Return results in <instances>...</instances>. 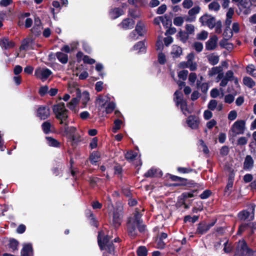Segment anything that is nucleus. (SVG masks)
<instances>
[{
  "label": "nucleus",
  "instance_id": "1",
  "mask_svg": "<svg viewBox=\"0 0 256 256\" xmlns=\"http://www.w3.org/2000/svg\"><path fill=\"white\" fill-rule=\"evenodd\" d=\"M65 134L68 139V144L72 148H76L82 141V139L79 134L76 133V129L74 126H66L65 124Z\"/></svg>",
  "mask_w": 256,
  "mask_h": 256
},
{
  "label": "nucleus",
  "instance_id": "2",
  "mask_svg": "<svg viewBox=\"0 0 256 256\" xmlns=\"http://www.w3.org/2000/svg\"><path fill=\"white\" fill-rule=\"evenodd\" d=\"M235 256H256V250L249 248L246 241L242 240L237 243Z\"/></svg>",
  "mask_w": 256,
  "mask_h": 256
},
{
  "label": "nucleus",
  "instance_id": "54",
  "mask_svg": "<svg viewBox=\"0 0 256 256\" xmlns=\"http://www.w3.org/2000/svg\"><path fill=\"white\" fill-rule=\"evenodd\" d=\"M188 74V70H182L179 72L178 76L180 78L182 79L183 80H185L187 78Z\"/></svg>",
  "mask_w": 256,
  "mask_h": 256
},
{
  "label": "nucleus",
  "instance_id": "23",
  "mask_svg": "<svg viewBox=\"0 0 256 256\" xmlns=\"http://www.w3.org/2000/svg\"><path fill=\"white\" fill-rule=\"evenodd\" d=\"M247 226L250 228L252 229V232H254V230L256 229V223L250 222L242 224L239 226L238 232H243Z\"/></svg>",
  "mask_w": 256,
  "mask_h": 256
},
{
  "label": "nucleus",
  "instance_id": "50",
  "mask_svg": "<svg viewBox=\"0 0 256 256\" xmlns=\"http://www.w3.org/2000/svg\"><path fill=\"white\" fill-rule=\"evenodd\" d=\"M210 28H212L215 26L216 25V19L214 17H211L207 20L206 24Z\"/></svg>",
  "mask_w": 256,
  "mask_h": 256
},
{
  "label": "nucleus",
  "instance_id": "15",
  "mask_svg": "<svg viewBox=\"0 0 256 256\" xmlns=\"http://www.w3.org/2000/svg\"><path fill=\"white\" fill-rule=\"evenodd\" d=\"M254 166V160L250 155H247L244 159L243 168L245 170H251Z\"/></svg>",
  "mask_w": 256,
  "mask_h": 256
},
{
  "label": "nucleus",
  "instance_id": "47",
  "mask_svg": "<svg viewBox=\"0 0 256 256\" xmlns=\"http://www.w3.org/2000/svg\"><path fill=\"white\" fill-rule=\"evenodd\" d=\"M184 22V17L177 16L176 17L174 20V24L176 26H182Z\"/></svg>",
  "mask_w": 256,
  "mask_h": 256
},
{
  "label": "nucleus",
  "instance_id": "56",
  "mask_svg": "<svg viewBox=\"0 0 256 256\" xmlns=\"http://www.w3.org/2000/svg\"><path fill=\"white\" fill-rule=\"evenodd\" d=\"M122 123V121L120 120L117 119L114 120V127L112 128V132L114 133L116 132L120 128V124Z\"/></svg>",
  "mask_w": 256,
  "mask_h": 256
},
{
  "label": "nucleus",
  "instance_id": "29",
  "mask_svg": "<svg viewBox=\"0 0 256 256\" xmlns=\"http://www.w3.org/2000/svg\"><path fill=\"white\" fill-rule=\"evenodd\" d=\"M32 42V40L30 38L24 39L22 43L20 49L21 50H26L29 49L30 44Z\"/></svg>",
  "mask_w": 256,
  "mask_h": 256
},
{
  "label": "nucleus",
  "instance_id": "12",
  "mask_svg": "<svg viewBox=\"0 0 256 256\" xmlns=\"http://www.w3.org/2000/svg\"><path fill=\"white\" fill-rule=\"evenodd\" d=\"M218 38L216 36L214 35L206 43V48L208 50H214L217 46Z\"/></svg>",
  "mask_w": 256,
  "mask_h": 256
},
{
  "label": "nucleus",
  "instance_id": "3",
  "mask_svg": "<svg viewBox=\"0 0 256 256\" xmlns=\"http://www.w3.org/2000/svg\"><path fill=\"white\" fill-rule=\"evenodd\" d=\"M68 90L70 93L76 92V98H74L72 99L71 101L67 104V106L74 113L76 114L78 110L76 108V105L78 104L81 96L80 91L78 88H71L68 86Z\"/></svg>",
  "mask_w": 256,
  "mask_h": 256
},
{
  "label": "nucleus",
  "instance_id": "22",
  "mask_svg": "<svg viewBox=\"0 0 256 256\" xmlns=\"http://www.w3.org/2000/svg\"><path fill=\"white\" fill-rule=\"evenodd\" d=\"M222 70L223 68H222V66L213 67L208 70V75L210 76H212L218 74L220 72H222Z\"/></svg>",
  "mask_w": 256,
  "mask_h": 256
},
{
  "label": "nucleus",
  "instance_id": "35",
  "mask_svg": "<svg viewBox=\"0 0 256 256\" xmlns=\"http://www.w3.org/2000/svg\"><path fill=\"white\" fill-rule=\"evenodd\" d=\"M18 242L15 239H12L10 240L9 248L12 249V252L18 250Z\"/></svg>",
  "mask_w": 256,
  "mask_h": 256
},
{
  "label": "nucleus",
  "instance_id": "14",
  "mask_svg": "<svg viewBox=\"0 0 256 256\" xmlns=\"http://www.w3.org/2000/svg\"><path fill=\"white\" fill-rule=\"evenodd\" d=\"M22 256H33L32 244L30 243L24 244L21 250Z\"/></svg>",
  "mask_w": 256,
  "mask_h": 256
},
{
  "label": "nucleus",
  "instance_id": "8",
  "mask_svg": "<svg viewBox=\"0 0 256 256\" xmlns=\"http://www.w3.org/2000/svg\"><path fill=\"white\" fill-rule=\"evenodd\" d=\"M110 240V236L108 235L105 236L102 232H99L98 242L101 250H104L105 246L112 241Z\"/></svg>",
  "mask_w": 256,
  "mask_h": 256
},
{
  "label": "nucleus",
  "instance_id": "63",
  "mask_svg": "<svg viewBox=\"0 0 256 256\" xmlns=\"http://www.w3.org/2000/svg\"><path fill=\"white\" fill-rule=\"evenodd\" d=\"M234 100V96L231 94H227L224 97V102L228 104L232 103Z\"/></svg>",
  "mask_w": 256,
  "mask_h": 256
},
{
  "label": "nucleus",
  "instance_id": "25",
  "mask_svg": "<svg viewBox=\"0 0 256 256\" xmlns=\"http://www.w3.org/2000/svg\"><path fill=\"white\" fill-rule=\"evenodd\" d=\"M82 102L84 105V108H86L88 102L89 101L90 98V94L88 92L84 91L82 93Z\"/></svg>",
  "mask_w": 256,
  "mask_h": 256
},
{
  "label": "nucleus",
  "instance_id": "60",
  "mask_svg": "<svg viewBox=\"0 0 256 256\" xmlns=\"http://www.w3.org/2000/svg\"><path fill=\"white\" fill-rule=\"evenodd\" d=\"M220 154L222 156H227L229 153V148L228 146H224L220 150Z\"/></svg>",
  "mask_w": 256,
  "mask_h": 256
},
{
  "label": "nucleus",
  "instance_id": "18",
  "mask_svg": "<svg viewBox=\"0 0 256 256\" xmlns=\"http://www.w3.org/2000/svg\"><path fill=\"white\" fill-rule=\"evenodd\" d=\"M0 46L5 49L10 48L14 46V43L10 41L7 38L0 39Z\"/></svg>",
  "mask_w": 256,
  "mask_h": 256
},
{
  "label": "nucleus",
  "instance_id": "61",
  "mask_svg": "<svg viewBox=\"0 0 256 256\" xmlns=\"http://www.w3.org/2000/svg\"><path fill=\"white\" fill-rule=\"evenodd\" d=\"M208 36L207 32L203 30L200 33L197 34V38L200 40H205Z\"/></svg>",
  "mask_w": 256,
  "mask_h": 256
},
{
  "label": "nucleus",
  "instance_id": "51",
  "mask_svg": "<svg viewBox=\"0 0 256 256\" xmlns=\"http://www.w3.org/2000/svg\"><path fill=\"white\" fill-rule=\"evenodd\" d=\"M218 106V102L215 100H212L208 104V108L211 110H214Z\"/></svg>",
  "mask_w": 256,
  "mask_h": 256
},
{
  "label": "nucleus",
  "instance_id": "27",
  "mask_svg": "<svg viewBox=\"0 0 256 256\" xmlns=\"http://www.w3.org/2000/svg\"><path fill=\"white\" fill-rule=\"evenodd\" d=\"M56 60L57 59L62 64H64V46L61 48V51L56 53Z\"/></svg>",
  "mask_w": 256,
  "mask_h": 256
},
{
  "label": "nucleus",
  "instance_id": "31",
  "mask_svg": "<svg viewBox=\"0 0 256 256\" xmlns=\"http://www.w3.org/2000/svg\"><path fill=\"white\" fill-rule=\"evenodd\" d=\"M172 54L174 57L178 58L182 54V49L180 47L176 46H174Z\"/></svg>",
  "mask_w": 256,
  "mask_h": 256
},
{
  "label": "nucleus",
  "instance_id": "41",
  "mask_svg": "<svg viewBox=\"0 0 256 256\" xmlns=\"http://www.w3.org/2000/svg\"><path fill=\"white\" fill-rule=\"evenodd\" d=\"M224 37L230 38L233 36L232 31L230 27L226 26L223 34Z\"/></svg>",
  "mask_w": 256,
  "mask_h": 256
},
{
  "label": "nucleus",
  "instance_id": "7",
  "mask_svg": "<svg viewBox=\"0 0 256 256\" xmlns=\"http://www.w3.org/2000/svg\"><path fill=\"white\" fill-rule=\"evenodd\" d=\"M52 110L56 118L60 120L62 124L64 118V104L60 102L54 105Z\"/></svg>",
  "mask_w": 256,
  "mask_h": 256
},
{
  "label": "nucleus",
  "instance_id": "58",
  "mask_svg": "<svg viewBox=\"0 0 256 256\" xmlns=\"http://www.w3.org/2000/svg\"><path fill=\"white\" fill-rule=\"evenodd\" d=\"M106 250L109 253H112L114 250V246L113 244V240H112L110 242L106 244L104 246V250Z\"/></svg>",
  "mask_w": 256,
  "mask_h": 256
},
{
  "label": "nucleus",
  "instance_id": "44",
  "mask_svg": "<svg viewBox=\"0 0 256 256\" xmlns=\"http://www.w3.org/2000/svg\"><path fill=\"white\" fill-rule=\"evenodd\" d=\"M96 102L99 107L104 108L106 106V100L102 96H99L96 99Z\"/></svg>",
  "mask_w": 256,
  "mask_h": 256
},
{
  "label": "nucleus",
  "instance_id": "24",
  "mask_svg": "<svg viewBox=\"0 0 256 256\" xmlns=\"http://www.w3.org/2000/svg\"><path fill=\"white\" fill-rule=\"evenodd\" d=\"M243 83L249 88H252L256 85V83L252 79L248 76H245L243 78Z\"/></svg>",
  "mask_w": 256,
  "mask_h": 256
},
{
  "label": "nucleus",
  "instance_id": "40",
  "mask_svg": "<svg viewBox=\"0 0 256 256\" xmlns=\"http://www.w3.org/2000/svg\"><path fill=\"white\" fill-rule=\"evenodd\" d=\"M42 26H34L32 29V33L36 36L40 34L42 32Z\"/></svg>",
  "mask_w": 256,
  "mask_h": 256
},
{
  "label": "nucleus",
  "instance_id": "26",
  "mask_svg": "<svg viewBox=\"0 0 256 256\" xmlns=\"http://www.w3.org/2000/svg\"><path fill=\"white\" fill-rule=\"evenodd\" d=\"M128 220L130 221H134L136 224H140L142 222V220L141 219V214L138 212H136L133 217L130 218Z\"/></svg>",
  "mask_w": 256,
  "mask_h": 256
},
{
  "label": "nucleus",
  "instance_id": "28",
  "mask_svg": "<svg viewBox=\"0 0 256 256\" xmlns=\"http://www.w3.org/2000/svg\"><path fill=\"white\" fill-rule=\"evenodd\" d=\"M46 139L48 140V144L50 146L58 147L60 142L56 140L50 136H46Z\"/></svg>",
  "mask_w": 256,
  "mask_h": 256
},
{
  "label": "nucleus",
  "instance_id": "43",
  "mask_svg": "<svg viewBox=\"0 0 256 256\" xmlns=\"http://www.w3.org/2000/svg\"><path fill=\"white\" fill-rule=\"evenodd\" d=\"M78 42H73L70 44V46L68 45H65V52H70L71 51L74 50L76 48Z\"/></svg>",
  "mask_w": 256,
  "mask_h": 256
},
{
  "label": "nucleus",
  "instance_id": "10",
  "mask_svg": "<svg viewBox=\"0 0 256 256\" xmlns=\"http://www.w3.org/2000/svg\"><path fill=\"white\" fill-rule=\"evenodd\" d=\"M126 228L128 233L130 236L134 238L138 235L137 224L134 222V221L128 220Z\"/></svg>",
  "mask_w": 256,
  "mask_h": 256
},
{
  "label": "nucleus",
  "instance_id": "53",
  "mask_svg": "<svg viewBox=\"0 0 256 256\" xmlns=\"http://www.w3.org/2000/svg\"><path fill=\"white\" fill-rule=\"evenodd\" d=\"M136 156V153H134L132 152H128L125 154V158L127 160L132 161L134 160Z\"/></svg>",
  "mask_w": 256,
  "mask_h": 256
},
{
  "label": "nucleus",
  "instance_id": "52",
  "mask_svg": "<svg viewBox=\"0 0 256 256\" xmlns=\"http://www.w3.org/2000/svg\"><path fill=\"white\" fill-rule=\"evenodd\" d=\"M198 219V216H194L193 217H191L190 216H186L184 218V222H190L192 223H194Z\"/></svg>",
  "mask_w": 256,
  "mask_h": 256
},
{
  "label": "nucleus",
  "instance_id": "33",
  "mask_svg": "<svg viewBox=\"0 0 256 256\" xmlns=\"http://www.w3.org/2000/svg\"><path fill=\"white\" fill-rule=\"evenodd\" d=\"M200 8L199 6H196L190 10L188 14L192 17H196V15L200 12Z\"/></svg>",
  "mask_w": 256,
  "mask_h": 256
},
{
  "label": "nucleus",
  "instance_id": "13",
  "mask_svg": "<svg viewBox=\"0 0 256 256\" xmlns=\"http://www.w3.org/2000/svg\"><path fill=\"white\" fill-rule=\"evenodd\" d=\"M50 108L46 106H41L38 110V116L42 120H46L50 116Z\"/></svg>",
  "mask_w": 256,
  "mask_h": 256
},
{
  "label": "nucleus",
  "instance_id": "62",
  "mask_svg": "<svg viewBox=\"0 0 256 256\" xmlns=\"http://www.w3.org/2000/svg\"><path fill=\"white\" fill-rule=\"evenodd\" d=\"M177 170L180 173L186 174L192 172L193 170L190 168L178 167L177 168Z\"/></svg>",
  "mask_w": 256,
  "mask_h": 256
},
{
  "label": "nucleus",
  "instance_id": "4",
  "mask_svg": "<svg viewBox=\"0 0 256 256\" xmlns=\"http://www.w3.org/2000/svg\"><path fill=\"white\" fill-rule=\"evenodd\" d=\"M123 208L121 206L114 209L112 224L114 228H118L123 218Z\"/></svg>",
  "mask_w": 256,
  "mask_h": 256
},
{
  "label": "nucleus",
  "instance_id": "21",
  "mask_svg": "<svg viewBox=\"0 0 256 256\" xmlns=\"http://www.w3.org/2000/svg\"><path fill=\"white\" fill-rule=\"evenodd\" d=\"M207 58L209 63L212 66H214L218 64L220 60L219 56L215 55L214 54L208 55L207 56Z\"/></svg>",
  "mask_w": 256,
  "mask_h": 256
},
{
  "label": "nucleus",
  "instance_id": "30",
  "mask_svg": "<svg viewBox=\"0 0 256 256\" xmlns=\"http://www.w3.org/2000/svg\"><path fill=\"white\" fill-rule=\"evenodd\" d=\"M42 129L46 134H48L51 132V124L48 121L44 122L42 125Z\"/></svg>",
  "mask_w": 256,
  "mask_h": 256
},
{
  "label": "nucleus",
  "instance_id": "38",
  "mask_svg": "<svg viewBox=\"0 0 256 256\" xmlns=\"http://www.w3.org/2000/svg\"><path fill=\"white\" fill-rule=\"evenodd\" d=\"M134 50H139L140 52H143L144 48V42L140 41L138 42L133 47Z\"/></svg>",
  "mask_w": 256,
  "mask_h": 256
},
{
  "label": "nucleus",
  "instance_id": "9",
  "mask_svg": "<svg viewBox=\"0 0 256 256\" xmlns=\"http://www.w3.org/2000/svg\"><path fill=\"white\" fill-rule=\"evenodd\" d=\"M254 209L255 205L253 204L252 206V212L251 213H250L249 212L246 210H242L238 214L239 218L243 220H252L254 216Z\"/></svg>",
  "mask_w": 256,
  "mask_h": 256
},
{
  "label": "nucleus",
  "instance_id": "6",
  "mask_svg": "<svg viewBox=\"0 0 256 256\" xmlns=\"http://www.w3.org/2000/svg\"><path fill=\"white\" fill-rule=\"evenodd\" d=\"M245 124L244 120L236 121L232 126V132L235 134H243L245 130Z\"/></svg>",
  "mask_w": 256,
  "mask_h": 256
},
{
  "label": "nucleus",
  "instance_id": "49",
  "mask_svg": "<svg viewBox=\"0 0 256 256\" xmlns=\"http://www.w3.org/2000/svg\"><path fill=\"white\" fill-rule=\"evenodd\" d=\"M116 107V104L113 102H110L106 106V111L107 114L112 112Z\"/></svg>",
  "mask_w": 256,
  "mask_h": 256
},
{
  "label": "nucleus",
  "instance_id": "37",
  "mask_svg": "<svg viewBox=\"0 0 256 256\" xmlns=\"http://www.w3.org/2000/svg\"><path fill=\"white\" fill-rule=\"evenodd\" d=\"M208 8L210 10L218 11L220 8V4L216 2H212L208 5Z\"/></svg>",
  "mask_w": 256,
  "mask_h": 256
},
{
  "label": "nucleus",
  "instance_id": "34",
  "mask_svg": "<svg viewBox=\"0 0 256 256\" xmlns=\"http://www.w3.org/2000/svg\"><path fill=\"white\" fill-rule=\"evenodd\" d=\"M170 178L174 182H182L181 184L182 185H186V181H187V179L182 178L180 176H176L174 175H170Z\"/></svg>",
  "mask_w": 256,
  "mask_h": 256
},
{
  "label": "nucleus",
  "instance_id": "55",
  "mask_svg": "<svg viewBox=\"0 0 256 256\" xmlns=\"http://www.w3.org/2000/svg\"><path fill=\"white\" fill-rule=\"evenodd\" d=\"M252 0H242L240 4L244 8H249L252 5Z\"/></svg>",
  "mask_w": 256,
  "mask_h": 256
},
{
  "label": "nucleus",
  "instance_id": "42",
  "mask_svg": "<svg viewBox=\"0 0 256 256\" xmlns=\"http://www.w3.org/2000/svg\"><path fill=\"white\" fill-rule=\"evenodd\" d=\"M247 72L254 77H256V69L252 64L248 65L246 67Z\"/></svg>",
  "mask_w": 256,
  "mask_h": 256
},
{
  "label": "nucleus",
  "instance_id": "36",
  "mask_svg": "<svg viewBox=\"0 0 256 256\" xmlns=\"http://www.w3.org/2000/svg\"><path fill=\"white\" fill-rule=\"evenodd\" d=\"M134 30L138 34L139 36H142L144 31V26L140 22L136 24Z\"/></svg>",
  "mask_w": 256,
  "mask_h": 256
},
{
  "label": "nucleus",
  "instance_id": "32",
  "mask_svg": "<svg viewBox=\"0 0 256 256\" xmlns=\"http://www.w3.org/2000/svg\"><path fill=\"white\" fill-rule=\"evenodd\" d=\"M136 252L138 256H146L148 254V250L146 246H140L138 248Z\"/></svg>",
  "mask_w": 256,
  "mask_h": 256
},
{
  "label": "nucleus",
  "instance_id": "45",
  "mask_svg": "<svg viewBox=\"0 0 256 256\" xmlns=\"http://www.w3.org/2000/svg\"><path fill=\"white\" fill-rule=\"evenodd\" d=\"M180 40L183 42H186L188 38V34L186 32L180 31L178 32Z\"/></svg>",
  "mask_w": 256,
  "mask_h": 256
},
{
  "label": "nucleus",
  "instance_id": "11",
  "mask_svg": "<svg viewBox=\"0 0 256 256\" xmlns=\"http://www.w3.org/2000/svg\"><path fill=\"white\" fill-rule=\"evenodd\" d=\"M186 123L188 126L192 129H196L198 128L200 120L198 116L191 115L189 116L186 120Z\"/></svg>",
  "mask_w": 256,
  "mask_h": 256
},
{
  "label": "nucleus",
  "instance_id": "19",
  "mask_svg": "<svg viewBox=\"0 0 256 256\" xmlns=\"http://www.w3.org/2000/svg\"><path fill=\"white\" fill-rule=\"evenodd\" d=\"M176 104L177 106L180 105L181 110L184 115L186 116V112L188 113H190V112L188 109L187 104L186 100H177L176 102Z\"/></svg>",
  "mask_w": 256,
  "mask_h": 256
},
{
  "label": "nucleus",
  "instance_id": "20",
  "mask_svg": "<svg viewBox=\"0 0 256 256\" xmlns=\"http://www.w3.org/2000/svg\"><path fill=\"white\" fill-rule=\"evenodd\" d=\"M209 228L206 224L200 223L198 224L196 234H204L206 233L208 230Z\"/></svg>",
  "mask_w": 256,
  "mask_h": 256
},
{
  "label": "nucleus",
  "instance_id": "48",
  "mask_svg": "<svg viewBox=\"0 0 256 256\" xmlns=\"http://www.w3.org/2000/svg\"><path fill=\"white\" fill-rule=\"evenodd\" d=\"M194 193H197V190H193L192 192H185L182 194L181 196L182 197L184 200L188 198H192L196 196Z\"/></svg>",
  "mask_w": 256,
  "mask_h": 256
},
{
  "label": "nucleus",
  "instance_id": "59",
  "mask_svg": "<svg viewBox=\"0 0 256 256\" xmlns=\"http://www.w3.org/2000/svg\"><path fill=\"white\" fill-rule=\"evenodd\" d=\"M194 4L192 0H184L182 2V6L184 8L188 9Z\"/></svg>",
  "mask_w": 256,
  "mask_h": 256
},
{
  "label": "nucleus",
  "instance_id": "39",
  "mask_svg": "<svg viewBox=\"0 0 256 256\" xmlns=\"http://www.w3.org/2000/svg\"><path fill=\"white\" fill-rule=\"evenodd\" d=\"M162 22L164 26L168 28L170 25L172 24V22L168 16L165 15L164 16H162Z\"/></svg>",
  "mask_w": 256,
  "mask_h": 256
},
{
  "label": "nucleus",
  "instance_id": "64",
  "mask_svg": "<svg viewBox=\"0 0 256 256\" xmlns=\"http://www.w3.org/2000/svg\"><path fill=\"white\" fill-rule=\"evenodd\" d=\"M156 172V169L154 168H152L150 170H149L146 173H145L144 176L146 178L152 177L155 175Z\"/></svg>",
  "mask_w": 256,
  "mask_h": 256
},
{
  "label": "nucleus",
  "instance_id": "5",
  "mask_svg": "<svg viewBox=\"0 0 256 256\" xmlns=\"http://www.w3.org/2000/svg\"><path fill=\"white\" fill-rule=\"evenodd\" d=\"M52 74V72L46 68H38L34 72L35 76L43 82L45 81Z\"/></svg>",
  "mask_w": 256,
  "mask_h": 256
},
{
  "label": "nucleus",
  "instance_id": "46",
  "mask_svg": "<svg viewBox=\"0 0 256 256\" xmlns=\"http://www.w3.org/2000/svg\"><path fill=\"white\" fill-rule=\"evenodd\" d=\"M48 90L49 88L48 86H43L40 87L38 93L40 96H43L48 92Z\"/></svg>",
  "mask_w": 256,
  "mask_h": 256
},
{
  "label": "nucleus",
  "instance_id": "16",
  "mask_svg": "<svg viewBox=\"0 0 256 256\" xmlns=\"http://www.w3.org/2000/svg\"><path fill=\"white\" fill-rule=\"evenodd\" d=\"M124 14L123 10L120 8L112 9L110 12V16L112 19H116Z\"/></svg>",
  "mask_w": 256,
  "mask_h": 256
},
{
  "label": "nucleus",
  "instance_id": "17",
  "mask_svg": "<svg viewBox=\"0 0 256 256\" xmlns=\"http://www.w3.org/2000/svg\"><path fill=\"white\" fill-rule=\"evenodd\" d=\"M120 24L122 26V28L124 29L128 30L134 28V22L132 19L126 18Z\"/></svg>",
  "mask_w": 256,
  "mask_h": 256
},
{
  "label": "nucleus",
  "instance_id": "57",
  "mask_svg": "<svg viewBox=\"0 0 256 256\" xmlns=\"http://www.w3.org/2000/svg\"><path fill=\"white\" fill-rule=\"evenodd\" d=\"M186 30L188 34H192L194 32V26L192 24H187L186 25Z\"/></svg>",
  "mask_w": 256,
  "mask_h": 256
}]
</instances>
